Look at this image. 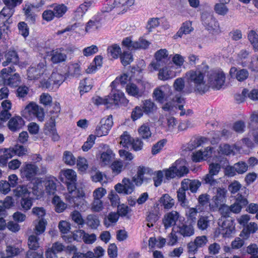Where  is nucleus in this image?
I'll use <instances>...</instances> for the list:
<instances>
[{"label":"nucleus","instance_id":"f257e3e1","mask_svg":"<svg viewBox=\"0 0 258 258\" xmlns=\"http://www.w3.org/2000/svg\"><path fill=\"white\" fill-rule=\"evenodd\" d=\"M60 174L67 180V185L68 192L65 195L66 200L72 206L79 207L86 202L84 198V191L76 187L77 174L73 169H66L61 170Z\"/></svg>","mask_w":258,"mask_h":258},{"label":"nucleus","instance_id":"f03ea898","mask_svg":"<svg viewBox=\"0 0 258 258\" xmlns=\"http://www.w3.org/2000/svg\"><path fill=\"white\" fill-rule=\"evenodd\" d=\"M205 76L204 73L199 69L190 70L185 74V78L194 91L200 94H204L208 90V86L204 79Z\"/></svg>","mask_w":258,"mask_h":258},{"label":"nucleus","instance_id":"7ed1b4c3","mask_svg":"<svg viewBox=\"0 0 258 258\" xmlns=\"http://www.w3.org/2000/svg\"><path fill=\"white\" fill-rule=\"evenodd\" d=\"M15 71V67L13 64L2 69L1 71L0 84L16 86L20 82V78L19 75L17 73L14 75L11 74Z\"/></svg>","mask_w":258,"mask_h":258},{"label":"nucleus","instance_id":"20e7f679","mask_svg":"<svg viewBox=\"0 0 258 258\" xmlns=\"http://www.w3.org/2000/svg\"><path fill=\"white\" fill-rule=\"evenodd\" d=\"M135 0H107L103 7V12H109L115 9L117 12L126 11L134 4Z\"/></svg>","mask_w":258,"mask_h":258},{"label":"nucleus","instance_id":"39448f33","mask_svg":"<svg viewBox=\"0 0 258 258\" xmlns=\"http://www.w3.org/2000/svg\"><path fill=\"white\" fill-rule=\"evenodd\" d=\"M21 115L28 120L36 117L38 120L42 121L44 118L43 109L33 102H30L22 110Z\"/></svg>","mask_w":258,"mask_h":258},{"label":"nucleus","instance_id":"423d86ee","mask_svg":"<svg viewBox=\"0 0 258 258\" xmlns=\"http://www.w3.org/2000/svg\"><path fill=\"white\" fill-rule=\"evenodd\" d=\"M219 227L215 232L217 237L219 234L223 237H228L235 230V226L233 220L226 217H221L218 221Z\"/></svg>","mask_w":258,"mask_h":258},{"label":"nucleus","instance_id":"0eeeda50","mask_svg":"<svg viewBox=\"0 0 258 258\" xmlns=\"http://www.w3.org/2000/svg\"><path fill=\"white\" fill-rule=\"evenodd\" d=\"M184 103V99L183 97L176 96L172 100L164 104L162 108L163 110L168 111L171 114L176 113L177 110H179L181 111L180 115L182 116L185 114V110L183 108Z\"/></svg>","mask_w":258,"mask_h":258},{"label":"nucleus","instance_id":"6e6552de","mask_svg":"<svg viewBox=\"0 0 258 258\" xmlns=\"http://www.w3.org/2000/svg\"><path fill=\"white\" fill-rule=\"evenodd\" d=\"M225 81V76L222 71H212L208 75V88L210 87L213 89L219 90L224 85Z\"/></svg>","mask_w":258,"mask_h":258},{"label":"nucleus","instance_id":"1a4fd4ad","mask_svg":"<svg viewBox=\"0 0 258 258\" xmlns=\"http://www.w3.org/2000/svg\"><path fill=\"white\" fill-rule=\"evenodd\" d=\"M49 74L44 60L36 66L29 68L27 71L28 78L30 80L37 79L41 75L47 76Z\"/></svg>","mask_w":258,"mask_h":258},{"label":"nucleus","instance_id":"9d476101","mask_svg":"<svg viewBox=\"0 0 258 258\" xmlns=\"http://www.w3.org/2000/svg\"><path fill=\"white\" fill-rule=\"evenodd\" d=\"M113 122L112 115L102 118L96 127L95 134L98 137L107 136L111 130Z\"/></svg>","mask_w":258,"mask_h":258},{"label":"nucleus","instance_id":"9b49d317","mask_svg":"<svg viewBox=\"0 0 258 258\" xmlns=\"http://www.w3.org/2000/svg\"><path fill=\"white\" fill-rule=\"evenodd\" d=\"M20 175L22 178L31 180L37 175L38 167L34 164L25 163L20 169Z\"/></svg>","mask_w":258,"mask_h":258},{"label":"nucleus","instance_id":"f8f14e48","mask_svg":"<svg viewBox=\"0 0 258 258\" xmlns=\"http://www.w3.org/2000/svg\"><path fill=\"white\" fill-rule=\"evenodd\" d=\"M64 81V77L63 75L57 72H53L50 78L47 81L42 80L41 81V85L43 88L52 90L53 85H56V88H58L61 84Z\"/></svg>","mask_w":258,"mask_h":258},{"label":"nucleus","instance_id":"ddd939ff","mask_svg":"<svg viewBox=\"0 0 258 258\" xmlns=\"http://www.w3.org/2000/svg\"><path fill=\"white\" fill-rule=\"evenodd\" d=\"M227 190L225 188H218L216 195L213 197L212 202L209 204L210 209L216 211L225 201Z\"/></svg>","mask_w":258,"mask_h":258},{"label":"nucleus","instance_id":"4468645a","mask_svg":"<svg viewBox=\"0 0 258 258\" xmlns=\"http://www.w3.org/2000/svg\"><path fill=\"white\" fill-rule=\"evenodd\" d=\"M114 189L119 194L130 195L134 191L135 185L129 178H124L121 183L115 185Z\"/></svg>","mask_w":258,"mask_h":258},{"label":"nucleus","instance_id":"2eb2a0df","mask_svg":"<svg viewBox=\"0 0 258 258\" xmlns=\"http://www.w3.org/2000/svg\"><path fill=\"white\" fill-rule=\"evenodd\" d=\"M139 84L141 86L140 88L133 83L127 84L126 86V91L127 94L137 98L142 97L145 92V88L148 83L146 81H141L139 82Z\"/></svg>","mask_w":258,"mask_h":258},{"label":"nucleus","instance_id":"dca6fc26","mask_svg":"<svg viewBox=\"0 0 258 258\" xmlns=\"http://www.w3.org/2000/svg\"><path fill=\"white\" fill-rule=\"evenodd\" d=\"M174 229L175 232L179 233L184 237H190L195 233V229L192 224L186 222L177 224Z\"/></svg>","mask_w":258,"mask_h":258},{"label":"nucleus","instance_id":"f3484780","mask_svg":"<svg viewBox=\"0 0 258 258\" xmlns=\"http://www.w3.org/2000/svg\"><path fill=\"white\" fill-rule=\"evenodd\" d=\"M116 88H112L111 93L108 95V96H109V101L112 100L111 102L109 103L110 106L112 104L117 105L119 103L127 104L128 101L125 98L124 93Z\"/></svg>","mask_w":258,"mask_h":258},{"label":"nucleus","instance_id":"a211bd4d","mask_svg":"<svg viewBox=\"0 0 258 258\" xmlns=\"http://www.w3.org/2000/svg\"><path fill=\"white\" fill-rule=\"evenodd\" d=\"M101 20V15L98 14L94 15L86 24L85 31L87 33H90L100 28L102 26Z\"/></svg>","mask_w":258,"mask_h":258},{"label":"nucleus","instance_id":"6ab92c4d","mask_svg":"<svg viewBox=\"0 0 258 258\" xmlns=\"http://www.w3.org/2000/svg\"><path fill=\"white\" fill-rule=\"evenodd\" d=\"M170 90L169 85H162L155 88L153 93V97L158 102L163 103L165 101L167 92Z\"/></svg>","mask_w":258,"mask_h":258},{"label":"nucleus","instance_id":"aec40b11","mask_svg":"<svg viewBox=\"0 0 258 258\" xmlns=\"http://www.w3.org/2000/svg\"><path fill=\"white\" fill-rule=\"evenodd\" d=\"M203 24L208 30L218 31L219 25L218 22L212 15L208 14H203L202 16Z\"/></svg>","mask_w":258,"mask_h":258},{"label":"nucleus","instance_id":"412c9836","mask_svg":"<svg viewBox=\"0 0 258 258\" xmlns=\"http://www.w3.org/2000/svg\"><path fill=\"white\" fill-rule=\"evenodd\" d=\"M229 74L231 78L240 82L245 81L249 75V72L246 69H237L234 67L230 69Z\"/></svg>","mask_w":258,"mask_h":258},{"label":"nucleus","instance_id":"4be33fe9","mask_svg":"<svg viewBox=\"0 0 258 258\" xmlns=\"http://www.w3.org/2000/svg\"><path fill=\"white\" fill-rule=\"evenodd\" d=\"M158 70V78L160 80L166 81L176 76V72L172 65H168L162 69L160 68Z\"/></svg>","mask_w":258,"mask_h":258},{"label":"nucleus","instance_id":"5701e85b","mask_svg":"<svg viewBox=\"0 0 258 258\" xmlns=\"http://www.w3.org/2000/svg\"><path fill=\"white\" fill-rule=\"evenodd\" d=\"M47 56H50V60L53 63H58L66 60L67 54L63 52V48L56 49L47 52Z\"/></svg>","mask_w":258,"mask_h":258},{"label":"nucleus","instance_id":"b1692460","mask_svg":"<svg viewBox=\"0 0 258 258\" xmlns=\"http://www.w3.org/2000/svg\"><path fill=\"white\" fill-rule=\"evenodd\" d=\"M179 217V213L175 211H172L166 214L162 219L165 228L168 229L175 225Z\"/></svg>","mask_w":258,"mask_h":258},{"label":"nucleus","instance_id":"393cba45","mask_svg":"<svg viewBox=\"0 0 258 258\" xmlns=\"http://www.w3.org/2000/svg\"><path fill=\"white\" fill-rule=\"evenodd\" d=\"M91 5V2H84L81 4L73 13L72 19L76 21H81Z\"/></svg>","mask_w":258,"mask_h":258},{"label":"nucleus","instance_id":"a878e982","mask_svg":"<svg viewBox=\"0 0 258 258\" xmlns=\"http://www.w3.org/2000/svg\"><path fill=\"white\" fill-rule=\"evenodd\" d=\"M25 121L23 118L18 115L11 118L8 122V127L12 132L19 131L24 125Z\"/></svg>","mask_w":258,"mask_h":258},{"label":"nucleus","instance_id":"bb28decb","mask_svg":"<svg viewBox=\"0 0 258 258\" xmlns=\"http://www.w3.org/2000/svg\"><path fill=\"white\" fill-rule=\"evenodd\" d=\"M29 188L31 189V192L37 198L42 197L45 191L42 185V182L39 179H37L34 182H31L28 185Z\"/></svg>","mask_w":258,"mask_h":258},{"label":"nucleus","instance_id":"cd10ccee","mask_svg":"<svg viewBox=\"0 0 258 258\" xmlns=\"http://www.w3.org/2000/svg\"><path fill=\"white\" fill-rule=\"evenodd\" d=\"M56 179L52 176H47L43 181L45 186L44 191L48 195H53L56 190Z\"/></svg>","mask_w":258,"mask_h":258},{"label":"nucleus","instance_id":"c85d7f7f","mask_svg":"<svg viewBox=\"0 0 258 258\" xmlns=\"http://www.w3.org/2000/svg\"><path fill=\"white\" fill-rule=\"evenodd\" d=\"M160 215L159 209L157 205L151 209L147 215V226L149 227H152L154 224L159 219Z\"/></svg>","mask_w":258,"mask_h":258},{"label":"nucleus","instance_id":"c756f323","mask_svg":"<svg viewBox=\"0 0 258 258\" xmlns=\"http://www.w3.org/2000/svg\"><path fill=\"white\" fill-rule=\"evenodd\" d=\"M201 185V182L198 180H190L184 179L181 182L183 188L189 189L192 192H197L198 189Z\"/></svg>","mask_w":258,"mask_h":258},{"label":"nucleus","instance_id":"7c9ffc66","mask_svg":"<svg viewBox=\"0 0 258 258\" xmlns=\"http://www.w3.org/2000/svg\"><path fill=\"white\" fill-rule=\"evenodd\" d=\"M212 149L211 147H207L204 151H199L194 153L192 157V160L198 162L203 160H206L211 156L212 152Z\"/></svg>","mask_w":258,"mask_h":258},{"label":"nucleus","instance_id":"2f4dec72","mask_svg":"<svg viewBox=\"0 0 258 258\" xmlns=\"http://www.w3.org/2000/svg\"><path fill=\"white\" fill-rule=\"evenodd\" d=\"M115 154L111 149H107L102 152L100 157V163L101 166L109 165L114 158Z\"/></svg>","mask_w":258,"mask_h":258},{"label":"nucleus","instance_id":"473e14b6","mask_svg":"<svg viewBox=\"0 0 258 258\" xmlns=\"http://www.w3.org/2000/svg\"><path fill=\"white\" fill-rule=\"evenodd\" d=\"M50 6L55 17L57 18L62 17L68 10V7L64 4H54Z\"/></svg>","mask_w":258,"mask_h":258},{"label":"nucleus","instance_id":"72a5a7b5","mask_svg":"<svg viewBox=\"0 0 258 258\" xmlns=\"http://www.w3.org/2000/svg\"><path fill=\"white\" fill-rule=\"evenodd\" d=\"M6 60L3 62V66L6 67L11 63L16 64L19 61V57L15 51H9L5 55Z\"/></svg>","mask_w":258,"mask_h":258},{"label":"nucleus","instance_id":"f704fd0d","mask_svg":"<svg viewBox=\"0 0 258 258\" xmlns=\"http://www.w3.org/2000/svg\"><path fill=\"white\" fill-rule=\"evenodd\" d=\"M159 202L164 209L169 210L174 205L175 201L168 194H164L160 198Z\"/></svg>","mask_w":258,"mask_h":258},{"label":"nucleus","instance_id":"c9c22d12","mask_svg":"<svg viewBox=\"0 0 258 258\" xmlns=\"http://www.w3.org/2000/svg\"><path fill=\"white\" fill-rule=\"evenodd\" d=\"M142 108L146 114L154 113L157 109V105L150 99L143 101Z\"/></svg>","mask_w":258,"mask_h":258},{"label":"nucleus","instance_id":"e433bc0d","mask_svg":"<svg viewBox=\"0 0 258 258\" xmlns=\"http://www.w3.org/2000/svg\"><path fill=\"white\" fill-rule=\"evenodd\" d=\"M155 60L152 61L148 67L150 71L153 72L158 70L161 67H163L168 61V59H163L158 56H155Z\"/></svg>","mask_w":258,"mask_h":258},{"label":"nucleus","instance_id":"4c0bfd02","mask_svg":"<svg viewBox=\"0 0 258 258\" xmlns=\"http://www.w3.org/2000/svg\"><path fill=\"white\" fill-rule=\"evenodd\" d=\"M22 250V249L18 247L8 246L6 249L7 256H5L3 252L0 251V258H12V257L18 255Z\"/></svg>","mask_w":258,"mask_h":258},{"label":"nucleus","instance_id":"58836bf2","mask_svg":"<svg viewBox=\"0 0 258 258\" xmlns=\"http://www.w3.org/2000/svg\"><path fill=\"white\" fill-rule=\"evenodd\" d=\"M210 216H201L199 217L197 221V227L201 230L207 229L210 225Z\"/></svg>","mask_w":258,"mask_h":258},{"label":"nucleus","instance_id":"ea45409f","mask_svg":"<svg viewBox=\"0 0 258 258\" xmlns=\"http://www.w3.org/2000/svg\"><path fill=\"white\" fill-rule=\"evenodd\" d=\"M15 8L12 7L6 6L0 12V22H4L5 20L11 18L14 14Z\"/></svg>","mask_w":258,"mask_h":258},{"label":"nucleus","instance_id":"a19ab883","mask_svg":"<svg viewBox=\"0 0 258 258\" xmlns=\"http://www.w3.org/2000/svg\"><path fill=\"white\" fill-rule=\"evenodd\" d=\"M151 172V170L149 168L139 166L137 168L136 174L141 178H144V182H147L150 179Z\"/></svg>","mask_w":258,"mask_h":258},{"label":"nucleus","instance_id":"79ce46f5","mask_svg":"<svg viewBox=\"0 0 258 258\" xmlns=\"http://www.w3.org/2000/svg\"><path fill=\"white\" fill-rule=\"evenodd\" d=\"M100 224V221L97 216L90 214L87 217L86 224L91 229H96Z\"/></svg>","mask_w":258,"mask_h":258},{"label":"nucleus","instance_id":"37998d69","mask_svg":"<svg viewBox=\"0 0 258 258\" xmlns=\"http://www.w3.org/2000/svg\"><path fill=\"white\" fill-rule=\"evenodd\" d=\"M130 80V78L126 74H123L117 77L111 84V88L114 89L117 88L120 84L121 85H124Z\"/></svg>","mask_w":258,"mask_h":258},{"label":"nucleus","instance_id":"c03bdc74","mask_svg":"<svg viewBox=\"0 0 258 258\" xmlns=\"http://www.w3.org/2000/svg\"><path fill=\"white\" fill-rule=\"evenodd\" d=\"M138 133L140 136L143 139H149L152 135L150 126L148 123H144L138 129Z\"/></svg>","mask_w":258,"mask_h":258},{"label":"nucleus","instance_id":"a18cd8bd","mask_svg":"<svg viewBox=\"0 0 258 258\" xmlns=\"http://www.w3.org/2000/svg\"><path fill=\"white\" fill-rule=\"evenodd\" d=\"M34 231L36 235H40L43 233L45 230L47 221L44 219H41L35 220Z\"/></svg>","mask_w":258,"mask_h":258},{"label":"nucleus","instance_id":"49530a36","mask_svg":"<svg viewBox=\"0 0 258 258\" xmlns=\"http://www.w3.org/2000/svg\"><path fill=\"white\" fill-rule=\"evenodd\" d=\"M29 187L25 185H19L14 190L15 195L17 197L26 198L28 197L31 191L28 189Z\"/></svg>","mask_w":258,"mask_h":258},{"label":"nucleus","instance_id":"de8ad7c7","mask_svg":"<svg viewBox=\"0 0 258 258\" xmlns=\"http://www.w3.org/2000/svg\"><path fill=\"white\" fill-rule=\"evenodd\" d=\"M180 161H176L174 163L172 164V165L169 167L168 169H166L163 170V173H165V176L166 179L167 180L170 179L171 178H173L176 176H177V172L176 170V164L180 163Z\"/></svg>","mask_w":258,"mask_h":258},{"label":"nucleus","instance_id":"09e8293b","mask_svg":"<svg viewBox=\"0 0 258 258\" xmlns=\"http://www.w3.org/2000/svg\"><path fill=\"white\" fill-rule=\"evenodd\" d=\"M192 30L191 27V23L190 21H186L183 23L182 27L177 32L176 35L174 36L176 38L177 36L181 37L183 34H188Z\"/></svg>","mask_w":258,"mask_h":258},{"label":"nucleus","instance_id":"8fccbe9b","mask_svg":"<svg viewBox=\"0 0 258 258\" xmlns=\"http://www.w3.org/2000/svg\"><path fill=\"white\" fill-rule=\"evenodd\" d=\"M91 178L93 181L95 182H99L102 185L106 184L108 181L106 175L99 171L96 172L94 175H92Z\"/></svg>","mask_w":258,"mask_h":258},{"label":"nucleus","instance_id":"3c124183","mask_svg":"<svg viewBox=\"0 0 258 258\" xmlns=\"http://www.w3.org/2000/svg\"><path fill=\"white\" fill-rule=\"evenodd\" d=\"M121 48L117 44H114L108 47L107 52L109 56L113 58H117L121 54Z\"/></svg>","mask_w":258,"mask_h":258},{"label":"nucleus","instance_id":"603ef678","mask_svg":"<svg viewBox=\"0 0 258 258\" xmlns=\"http://www.w3.org/2000/svg\"><path fill=\"white\" fill-rule=\"evenodd\" d=\"M52 203L54 205L55 211L57 213L62 212L67 207L66 204L57 196H55L53 197Z\"/></svg>","mask_w":258,"mask_h":258},{"label":"nucleus","instance_id":"864d4df0","mask_svg":"<svg viewBox=\"0 0 258 258\" xmlns=\"http://www.w3.org/2000/svg\"><path fill=\"white\" fill-rule=\"evenodd\" d=\"M92 87V80L84 79L80 83V92L81 95L85 92L89 91Z\"/></svg>","mask_w":258,"mask_h":258},{"label":"nucleus","instance_id":"5fc2aeb1","mask_svg":"<svg viewBox=\"0 0 258 258\" xmlns=\"http://www.w3.org/2000/svg\"><path fill=\"white\" fill-rule=\"evenodd\" d=\"M258 229V226L256 223L254 222H250L247 224L246 227V230L245 231L244 230H242L240 236L242 237L244 234V237L247 238L249 236V234L250 233H253L255 232Z\"/></svg>","mask_w":258,"mask_h":258},{"label":"nucleus","instance_id":"6e6d98bb","mask_svg":"<svg viewBox=\"0 0 258 258\" xmlns=\"http://www.w3.org/2000/svg\"><path fill=\"white\" fill-rule=\"evenodd\" d=\"M120 144L123 147L128 148L131 147L132 138L126 132H124L120 137Z\"/></svg>","mask_w":258,"mask_h":258},{"label":"nucleus","instance_id":"4d7b16f0","mask_svg":"<svg viewBox=\"0 0 258 258\" xmlns=\"http://www.w3.org/2000/svg\"><path fill=\"white\" fill-rule=\"evenodd\" d=\"M177 161H180V163L176 164L177 176L182 177L188 172V169L183 165L184 164L183 160H177Z\"/></svg>","mask_w":258,"mask_h":258},{"label":"nucleus","instance_id":"13d9d810","mask_svg":"<svg viewBox=\"0 0 258 258\" xmlns=\"http://www.w3.org/2000/svg\"><path fill=\"white\" fill-rule=\"evenodd\" d=\"M63 161L66 164L70 166L75 165L76 162V158L74 157L73 153L68 151L64 152L63 154Z\"/></svg>","mask_w":258,"mask_h":258},{"label":"nucleus","instance_id":"bf43d9fd","mask_svg":"<svg viewBox=\"0 0 258 258\" xmlns=\"http://www.w3.org/2000/svg\"><path fill=\"white\" fill-rule=\"evenodd\" d=\"M248 39L253 46L255 51H258V35L253 30H251L248 34Z\"/></svg>","mask_w":258,"mask_h":258},{"label":"nucleus","instance_id":"052dcab7","mask_svg":"<svg viewBox=\"0 0 258 258\" xmlns=\"http://www.w3.org/2000/svg\"><path fill=\"white\" fill-rule=\"evenodd\" d=\"M171 60L173 64L172 66L174 67L175 70V69L180 68L183 64L184 58L179 54H175L172 57Z\"/></svg>","mask_w":258,"mask_h":258},{"label":"nucleus","instance_id":"680f3d73","mask_svg":"<svg viewBox=\"0 0 258 258\" xmlns=\"http://www.w3.org/2000/svg\"><path fill=\"white\" fill-rule=\"evenodd\" d=\"M119 218V215L117 213L111 212L108 214L107 219L104 221V225L108 227L111 225L112 224L115 223Z\"/></svg>","mask_w":258,"mask_h":258},{"label":"nucleus","instance_id":"e2e57ef3","mask_svg":"<svg viewBox=\"0 0 258 258\" xmlns=\"http://www.w3.org/2000/svg\"><path fill=\"white\" fill-rule=\"evenodd\" d=\"M235 147L233 146H230L228 144H223L219 146V152L226 155H234V149Z\"/></svg>","mask_w":258,"mask_h":258},{"label":"nucleus","instance_id":"0e129e2a","mask_svg":"<svg viewBox=\"0 0 258 258\" xmlns=\"http://www.w3.org/2000/svg\"><path fill=\"white\" fill-rule=\"evenodd\" d=\"M214 10L215 12L219 15L225 16L228 11L229 9L224 3H217L214 6Z\"/></svg>","mask_w":258,"mask_h":258},{"label":"nucleus","instance_id":"69168bd1","mask_svg":"<svg viewBox=\"0 0 258 258\" xmlns=\"http://www.w3.org/2000/svg\"><path fill=\"white\" fill-rule=\"evenodd\" d=\"M109 96H105L104 98H102L99 96H95L93 98L92 100L94 104L99 105H106L107 107H110L109 103L111 102V101H109Z\"/></svg>","mask_w":258,"mask_h":258},{"label":"nucleus","instance_id":"338daca9","mask_svg":"<svg viewBox=\"0 0 258 258\" xmlns=\"http://www.w3.org/2000/svg\"><path fill=\"white\" fill-rule=\"evenodd\" d=\"M120 56L121 62L124 66L129 64L133 61V55L131 52L124 51Z\"/></svg>","mask_w":258,"mask_h":258},{"label":"nucleus","instance_id":"774afa93","mask_svg":"<svg viewBox=\"0 0 258 258\" xmlns=\"http://www.w3.org/2000/svg\"><path fill=\"white\" fill-rule=\"evenodd\" d=\"M39 238L36 235H31L28 239V244L31 249H36L39 247Z\"/></svg>","mask_w":258,"mask_h":258}]
</instances>
